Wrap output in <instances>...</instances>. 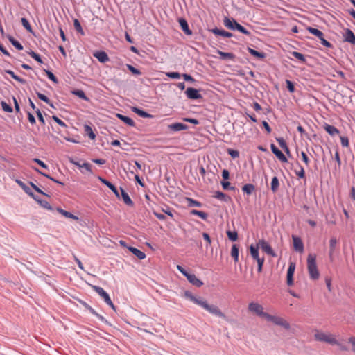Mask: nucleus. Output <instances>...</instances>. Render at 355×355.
Here are the masks:
<instances>
[{
    "label": "nucleus",
    "mask_w": 355,
    "mask_h": 355,
    "mask_svg": "<svg viewBox=\"0 0 355 355\" xmlns=\"http://www.w3.org/2000/svg\"><path fill=\"white\" fill-rule=\"evenodd\" d=\"M184 296L193 302L194 304L200 306L205 310L207 311L209 313L223 319H226L225 315L220 311V309L214 304H209L206 300H204L202 297H197L194 296L190 291H185Z\"/></svg>",
    "instance_id": "nucleus-1"
},
{
    "label": "nucleus",
    "mask_w": 355,
    "mask_h": 355,
    "mask_svg": "<svg viewBox=\"0 0 355 355\" xmlns=\"http://www.w3.org/2000/svg\"><path fill=\"white\" fill-rule=\"evenodd\" d=\"M223 24L225 27L232 31H238L240 33L250 36L251 33L248 31L245 27L239 24L234 18H229L225 17Z\"/></svg>",
    "instance_id": "nucleus-2"
},
{
    "label": "nucleus",
    "mask_w": 355,
    "mask_h": 355,
    "mask_svg": "<svg viewBox=\"0 0 355 355\" xmlns=\"http://www.w3.org/2000/svg\"><path fill=\"white\" fill-rule=\"evenodd\" d=\"M307 267L310 278L315 280L319 278L320 274L316 266V258L315 255L309 254L307 258Z\"/></svg>",
    "instance_id": "nucleus-3"
},
{
    "label": "nucleus",
    "mask_w": 355,
    "mask_h": 355,
    "mask_svg": "<svg viewBox=\"0 0 355 355\" xmlns=\"http://www.w3.org/2000/svg\"><path fill=\"white\" fill-rule=\"evenodd\" d=\"M315 338L317 340L325 342L331 345H339V342L335 338L323 332L317 331L315 334Z\"/></svg>",
    "instance_id": "nucleus-4"
},
{
    "label": "nucleus",
    "mask_w": 355,
    "mask_h": 355,
    "mask_svg": "<svg viewBox=\"0 0 355 355\" xmlns=\"http://www.w3.org/2000/svg\"><path fill=\"white\" fill-rule=\"evenodd\" d=\"M248 310L252 313H254L258 316L262 317L266 319L268 313L263 311V306L257 302H250L248 304Z\"/></svg>",
    "instance_id": "nucleus-5"
},
{
    "label": "nucleus",
    "mask_w": 355,
    "mask_h": 355,
    "mask_svg": "<svg viewBox=\"0 0 355 355\" xmlns=\"http://www.w3.org/2000/svg\"><path fill=\"white\" fill-rule=\"evenodd\" d=\"M266 320L272 322L276 325L282 327L286 329H288L290 328L289 323L281 317L271 315L268 313Z\"/></svg>",
    "instance_id": "nucleus-6"
},
{
    "label": "nucleus",
    "mask_w": 355,
    "mask_h": 355,
    "mask_svg": "<svg viewBox=\"0 0 355 355\" xmlns=\"http://www.w3.org/2000/svg\"><path fill=\"white\" fill-rule=\"evenodd\" d=\"M257 244H258L259 247L261 248V250L263 252H265L267 254L270 255L273 257H275L277 256V254H275V252H274V250H272V248H271L270 244L268 242H266L265 240L260 239L259 241V242L257 243Z\"/></svg>",
    "instance_id": "nucleus-7"
},
{
    "label": "nucleus",
    "mask_w": 355,
    "mask_h": 355,
    "mask_svg": "<svg viewBox=\"0 0 355 355\" xmlns=\"http://www.w3.org/2000/svg\"><path fill=\"white\" fill-rule=\"evenodd\" d=\"M187 98L190 100L202 99V96L199 93V90L193 87H188L185 91Z\"/></svg>",
    "instance_id": "nucleus-8"
},
{
    "label": "nucleus",
    "mask_w": 355,
    "mask_h": 355,
    "mask_svg": "<svg viewBox=\"0 0 355 355\" xmlns=\"http://www.w3.org/2000/svg\"><path fill=\"white\" fill-rule=\"evenodd\" d=\"M295 269V263L290 262L286 275V283L288 286L293 284V275Z\"/></svg>",
    "instance_id": "nucleus-9"
},
{
    "label": "nucleus",
    "mask_w": 355,
    "mask_h": 355,
    "mask_svg": "<svg viewBox=\"0 0 355 355\" xmlns=\"http://www.w3.org/2000/svg\"><path fill=\"white\" fill-rule=\"evenodd\" d=\"M80 303L89 311L91 314L96 316L98 318L101 322H107L106 319L101 315L98 314L91 306H89L87 302L83 300L79 301Z\"/></svg>",
    "instance_id": "nucleus-10"
},
{
    "label": "nucleus",
    "mask_w": 355,
    "mask_h": 355,
    "mask_svg": "<svg viewBox=\"0 0 355 355\" xmlns=\"http://www.w3.org/2000/svg\"><path fill=\"white\" fill-rule=\"evenodd\" d=\"M270 148L272 153L279 159V160L284 163L288 162L286 157L274 144H271Z\"/></svg>",
    "instance_id": "nucleus-11"
},
{
    "label": "nucleus",
    "mask_w": 355,
    "mask_h": 355,
    "mask_svg": "<svg viewBox=\"0 0 355 355\" xmlns=\"http://www.w3.org/2000/svg\"><path fill=\"white\" fill-rule=\"evenodd\" d=\"M92 289L104 300L105 302L111 299L109 294L101 286H92Z\"/></svg>",
    "instance_id": "nucleus-12"
},
{
    "label": "nucleus",
    "mask_w": 355,
    "mask_h": 355,
    "mask_svg": "<svg viewBox=\"0 0 355 355\" xmlns=\"http://www.w3.org/2000/svg\"><path fill=\"white\" fill-rule=\"evenodd\" d=\"M343 37L345 42L355 45V35L352 30L346 28L343 33Z\"/></svg>",
    "instance_id": "nucleus-13"
},
{
    "label": "nucleus",
    "mask_w": 355,
    "mask_h": 355,
    "mask_svg": "<svg viewBox=\"0 0 355 355\" xmlns=\"http://www.w3.org/2000/svg\"><path fill=\"white\" fill-rule=\"evenodd\" d=\"M168 128L173 132H180L188 129V125L182 123H175L168 125Z\"/></svg>",
    "instance_id": "nucleus-14"
},
{
    "label": "nucleus",
    "mask_w": 355,
    "mask_h": 355,
    "mask_svg": "<svg viewBox=\"0 0 355 355\" xmlns=\"http://www.w3.org/2000/svg\"><path fill=\"white\" fill-rule=\"evenodd\" d=\"M293 242L294 249L300 252H303L304 250V244L302 243V239L300 237L296 236H293Z\"/></svg>",
    "instance_id": "nucleus-15"
},
{
    "label": "nucleus",
    "mask_w": 355,
    "mask_h": 355,
    "mask_svg": "<svg viewBox=\"0 0 355 355\" xmlns=\"http://www.w3.org/2000/svg\"><path fill=\"white\" fill-rule=\"evenodd\" d=\"M98 180L103 184L106 185L116 195V196L119 197L118 189L112 182L100 176L98 177Z\"/></svg>",
    "instance_id": "nucleus-16"
},
{
    "label": "nucleus",
    "mask_w": 355,
    "mask_h": 355,
    "mask_svg": "<svg viewBox=\"0 0 355 355\" xmlns=\"http://www.w3.org/2000/svg\"><path fill=\"white\" fill-rule=\"evenodd\" d=\"M180 26L182 30V31L187 35H192V31L189 28L188 23L187 20L184 18H180L179 20Z\"/></svg>",
    "instance_id": "nucleus-17"
},
{
    "label": "nucleus",
    "mask_w": 355,
    "mask_h": 355,
    "mask_svg": "<svg viewBox=\"0 0 355 355\" xmlns=\"http://www.w3.org/2000/svg\"><path fill=\"white\" fill-rule=\"evenodd\" d=\"M93 55L101 63H105L109 60L107 54L103 51H96Z\"/></svg>",
    "instance_id": "nucleus-18"
},
{
    "label": "nucleus",
    "mask_w": 355,
    "mask_h": 355,
    "mask_svg": "<svg viewBox=\"0 0 355 355\" xmlns=\"http://www.w3.org/2000/svg\"><path fill=\"white\" fill-rule=\"evenodd\" d=\"M209 31L212 32L216 35H220L224 37H232L233 36V34L232 33L225 31V30L223 29H219L217 27H215L209 30Z\"/></svg>",
    "instance_id": "nucleus-19"
},
{
    "label": "nucleus",
    "mask_w": 355,
    "mask_h": 355,
    "mask_svg": "<svg viewBox=\"0 0 355 355\" xmlns=\"http://www.w3.org/2000/svg\"><path fill=\"white\" fill-rule=\"evenodd\" d=\"M187 280L191 283L192 285L196 286V287H200L203 285V282L198 279L194 274H191L188 276Z\"/></svg>",
    "instance_id": "nucleus-20"
},
{
    "label": "nucleus",
    "mask_w": 355,
    "mask_h": 355,
    "mask_svg": "<svg viewBox=\"0 0 355 355\" xmlns=\"http://www.w3.org/2000/svg\"><path fill=\"white\" fill-rule=\"evenodd\" d=\"M128 249L139 259L142 260L146 258V254L140 250L132 246L128 247Z\"/></svg>",
    "instance_id": "nucleus-21"
},
{
    "label": "nucleus",
    "mask_w": 355,
    "mask_h": 355,
    "mask_svg": "<svg viewBox=\"0 0 355 355\" xmlns=\"http://www.w3.org/2000/svg\"><path fill=\"white\" fill-rule=\"evenodd\" d=\"M116 116L118 119H119L121 121H122L123 123L128 125L129 126H131V127L135 126V123L131 118H130L127 116L123 115L121 114H116Z\"/></svg>",
    "instance_id": "nucleus-22"
},
{
    "label": "nucleus",
    "mask_w": 355,
    "mask_h": 355,
    "mask_svg": "<svg viewBox=\"0 0 355 355\" xmlns=\"http://www.w3.org/2000/svg\"><path fill=\"white\" fill-rule=\"evenodd\" d=\"M132 111L143 118L150 119L153 117L149 113L137 107H132Z\"/></svg>",
    "instance_id": "nucleus-23"
},
{
    "label": "nucleus",
    "mask_w": 355,
    "mask_h": 355,
    "mask_svg": "<svg viewBox=\"0 0 355 355\" xmlns=\"http://www.w3.org/2000/svg\"><path fill=\"white\" fill-rule=\"evenodd\" d=\"M337 239L335 237H331L329 241V256L331 259V261L333 260V254L334 252V250L336 249V245H337Z\"/></svg>",
    "instance_id": "nucleus-24"
},
{
    "label": "nucleus",
    "mask_w": 355,
    "mask_h": 355,
    "mask_svg": "<svg viewBox=\"0 0 355 355\" xmlns=\"http://www.w3.org/2000/svg\"><path fill=\"white\" fill-rule=\"evenodd\" d=\"M122 199L125 204L128 206H132L133 202L129 196L128 193L122 188H120Z\"/></svg>",
    "instance_id": "nucleus-25"
},
{
    "label": "nucleus",
    "mask_w": 355,
    "mask_h": 355,
    "mask_svg": "<svg viewBox=\"0 0 355 355\" xmlns=\"http://www.w3.org/2000/svg\"><path fill=\"white\" fill-rule=\"evenodd\" d=\"M324 129L331 136H335L336 135H338L339 133V130L337 128L327 123H325L324 125Z\"/></svg>",
    "instance_id": "nucleus-26"
},
{
    "label": "nucleus",
    "mask_w": 355,
    "mask_h": 355,
    "mask_svg": "<svg viewBox=\"0 0 355 355\" xmlns=\"http://www.w3.org/2000/svg\"><path fill=\"white\" fill-rule=\"evenodd\" d=\"M214 197L225 202H227L230 200H231V198L229 196L220 191H216L214 195Z\"/></svg>",
    "instance_id": "nucleus-27"
},
{
    "label": "nucleus",
    "mask_w": 355,
    "mask_h": 355,
    "mask_svg": "<svg viewBox=\"0 0 355 355\" xmlns=\"http://www.w3.org/2000/svg\"><path fill=\"white\" fill-rule=\"evenodd\" d=\"M218 54L220 55L221 60H233L235 58V55L232 53L223 52L220 50L217 51Z\"/></svg>",
    "instance_id": "nucleus-28"
},
{
    "label": "nucleus",
    "mask_w": 355,
    "mask_h": 355,
    "mask_svg": "<svg viewBox=\"0 0 355 355\" xmlns=\"http://www.w3.org/2000/svg\"><path fill=\"white\" fill-rule=\"evenodd\" d=\"M259 245L258 244H257V245H251L250 246V254L252 256V257L255 259V260H257L258 259H259Z\"/></svg>",
    "instance_id": "nucleus-29"
},
{
    "label": "nucleus",
    "mask_w": 355,
    "mask_h": 355,
    "mask_svg": "<svg viewBox=\"0 0 355 355\" xmlns=\"http://www.w3.org/2000/svg\"><path fill=\"white\" fill-rule=\"evenodd\" d=\"M242 191L244 193H246L247 195L250 196L252 194V193L255 191V187L252 184H246L243 186Z\"/></svg>",
    "instance_id": "nucleus-30"
},
{
    "label": "nucleus",
    "mask_w": 355,
    "mask_h": 355,
    "mask_svg": "<svg viewBox=\"0 0 355 355\" xmlns=\"http://www.w3.org/2000/svg\"><path fill=\"white\" fill-rule=\"evenodd\" d=\"M80 172L83 174H92L93 171L92 169V165L88 162H83L80 168Z\"/></svg>",
    "instance_id": "nucleus-31"
},
{
    "label": "nucleus",
    "mask_w": 355,
    "mask_h": 355,
    "mask_svg": "<svg viewBox=\"0 0 355 355\" xmlns=\"http://www.w3.org/2000/svg\"><path fill=\"white\" fill-rule=\"evenodd\" d=\"M239 254V248L237 244H234L231 250V256L232 257L234 262H238Z\"/></svg>",
    "instance_id": "nucleus-32"
},
{
    "label": "nucleus",
    "mask_w": 355,
    "mask_h": 355,
    "mask_svg": "<svg viewBox=\"0 0 355 355\" xmlns=\"http://www.w3.org/2000/svg\"><path fill=\"white\" fill-rule=\"evenodd\" d=\"M248 51L252 55L259 59H263L266 57V54L265 53L257 51L252 48L248 47Z\"/></svg>",
    "instance_id": "nucleus-33"
},
{
    "label": "nucleus",
    "mask_w": 355,
    "mask_h": 355,
    "mask_svg": "<svg viewBox=\"0 0 355 355\" xmlns=\"http://www.w3.org/2000/svg\"><path fill=\"white\" fill-rule=\"evenodd\" d=\"M71 93L83 100H85L86 101H89V98L85 95L84 91L82 89H74L71 92Z\"/></svg>",
    "instance_id": "nucleus-34"
},
{
    "label": "nucleus",
    "mask_w": 355,
    "mask_h": 355,
    "mask_svg": "<svg viewBox=\"0 0 355 355\" xmlns=\"http://www.w3.org/2000/svg\"><path fill=\"white\" fill-rule=\"evenodd\" d=\"M4 72L6 73H8L9 75L11 76V77L15 79V80H17V82L21 83V84H26V80L24 78H20L19 76H17L16 74H15V73L10 70V69H6L4 71Z\"/></svg>",
    "instance_id": "nucleus-35"
},
{
    "label": "nucleus",
    "mask_w": 355,
    "mask_h": 355,
    "mask_svg": "<svg viewBox=\"0 0 355 355\" xmlns=\"http://www.w3.org/2000/svg\"><path fill=\"white\" fill-rule=\"evenodd\" d=\"M8 39L9 40V42L17 49V50H22L24 49L22 44L19 42L17 41V40H15L12 36L11 35H8Z\"/></svg>",
    "instance_id": "nucleus-36"
},
{
    "label": "nucleus",
    "mask_w": 355,
    "mask_h": 355,
    "mask_svg": "<svg viewBox=\"0 0 355 355\" xmlns=\"http://www.w3.org/2000/svg\"><path fill=\"white\" fill-rule=\"evenodd\" d=\"M279 187V182L277 177L275 176L272 178L271 181V190L273 193H276Z\"/></svg>",
    "instance_id": "nucleus-37"
},
{
    "label": "nucleus",
    "mask_w": 355,
    "mask_h": 355,
    "mask_svg": "<svg viewBox=\"0 0 355 355\" xmlns=\"http://www.w3.org/2000/svg\"><path fill=\"white\" fill-rule=\"evenodd\" d=\"M57 210L59 213L62 214L63 216H64L67 218L74 219V220L78 219V218L76 216H75L73 214H71V212L65 211L60 207H58Z\"/></svg>",
    "instance_id": "nucleus-38"
},
{
    "label": "nucleus",
    "mask_w": 355,
    "mask_h": 355,
    "mask_svg": "<svg viewBox=\"0 0 355 355\" xmlns=\"http://www.w3.org/2000/svg\"><path fill=\"white\" fill-rule=\"evenodd\" d=\"M307 31L310 33H311L312 35H313L316 36L317 37H318L319 39L324 36L323 33L321 31H320V30H318L317 28H313V27H308L307 28Z\"/></svg>",
    "instance_id": "nucleus-39"
},
{
    "label": "nucleus",
    "mask_w": 355,
    "mask_h": 355,
    "mask_svg": "<svg viewBox=\"0 0 355 355\" xmlns=\"http://www.w3.org/2000/svg\"><path fill=\"white\" fill-rule=\"evenodd\" d=\"M191 214L194 215V216H198L200 218H201L202 220H207V216H208L207 213L202 211L196 210V209H192L191 211Z\"/></svg>",
    "instance_id": "nucleus-40"
},
{
    "label": "nucleus",
    "mask_w": 355,
    "mask_h": 355,
    "mask_svg": "<svg viewBox=\"0 0 355 355\" xmlns=\"http://www.w3.org/2000/svg\"><path fill=\"white\" fill-rule=\"evenodd\" d=\"M16 182L23 189L26 193H27L28 195L32 194V191L31 188L28 187L24 182L19 180H16Z\"/></svg>",
    "instance_id": "nucleus-41"
},
{
    "label": "nucleus",
    "mask_w": 355,
    "mask_h": 355,
    "mask_svg": "<svg viewBox=\"0 0 355 355\" xmlns=\"http://www.w3.org/2000/svg\"><path fill=\"white\" fill-rule=\"evenodd\" d=\"M36 94L39 99H40L41 101H43L44 102L49 104L51 107L54 108L53 104L51 103V101L49 100V98L46 96H45L44 94H41L38 92H36Z\"/></svg>",
    "instance_id": "nucleus-42"
},
{
    "label": "nucleus",
    "mask_w": 355,
    "mask_h": 355,
    "mask_svg": "<svg viewBox=\"0 0 355 355\" xmlns=\"http://www.w3.org/2000/svg\"><path fill=\"white\" fill-rule=\"evenodd\" d=\"M84 129H85V132L86 133V135L91 139H94L96 138V135L95 133L93 132V130L92 128L88 125H85L84 126Z\"/></svg>",
    "instance_id": "nucleus-43"
},
{
    "label": "nucleus",
    "mask_w": 355,
    "mask_h": 355,
    "mask_svg": "<svg viewBox=\"0 0 355 355\" xmlns=\"http://www.w3.org/2000/svg\"><path fill=\"white\" fill-rule=\"evenodd\" d=\"M73 26H74V28L75 30L79 33L81 35H85V32L81 26V24L80 23V21H78V19H75L73 20Z\"/></svg>",
    "instance_id": "nucleus-44"
},
{
    "label": "nucleus",
    "mask_w": 355,
    "mask_h": 355,
    "mask_svg": "<svg viewBox=\"0 0 355 355\" xmlns=\"http://www.w3.org/2000/svg\"><path fill=\"white\" fill-rule=\"evenodd\" d=\"M291 54L293 57L300 60L301 62L306 63V60L305 55H303L302 53L297 51H293Z\"/></svg>",
    "instance_id": "nucleus-45"
},
{
    "label": "nucleus",
    "mask_w": 355,
    "mask_h": 355,
    "mask_svg": "<svg viewBox=\"0 0 355 355\" xmlns=\"http://www.w3.org/2000/svg\"><path fill=\"white\" fill-rule=\"evenodd\" d=\"M35 171H37V173H39L40 174L42 175L43 176L50 179L51 180L53 181L54 182L57 183V184H59L60 185H64V183L59 181V180H55V178H52L51 176H50L49 175L45 173H43L41 171H40L38 168H34Z\"/></svg>",
    "instance_id": "nucleus-46"
},
{
    "label": "nucleus",
    "mask_w": 355,
    "mask_h": 355,
    "mask_svg": "<svg viewBox=\"0 0 355 355\" xmlns=\"http://www.w3.org/2000/svg\"><path fill=\"white\" fill-rule=\"evenodd\" d=\"M227 235L228 239L232 241H236L238 239V233L236 231H227Z\"/></svg>",
    "instance_id": "nucleus-47"
},
{
    "label": "nucleus",
    "mask_w": 355,
    "mask_h": 355,
    "mask_svg": "<svg viewBox=\"0 0 355 355\" xmlns=\"http://www.w3.org/2000/svg\"><path fill=\"white\" fill-rule=\"evenodd\" d=\"M21 24H22V26L24 27V28L29 33H33V29H32V27L30 25L27 19L23 17L21 18Z\"/></svg>",
    "instance_id": "nucleus-48"
},
{
    "label": "nucleus",
    "mask_w": 355,
    "mask_h": 355,
    "mask_svg": "<svg viewBox=\"0 0 355 355\" xmlns=\"http://www.w3.org/2000/svg\"><path fill=\"white\" fill-rule=\"evenodd\" d=\"M28 54L31 58H33L34 60H35L37 62H38L39 63H40V64L43 63L40 55L39 54L36 53L35 52H34L33 51H28Z\"/></svg>",
    "instance_id": "nucleus-49"
},
{
    "label": "nucleus",
    "mask_w": 355,
    "mask_h": 355,
    "mask_svg": "<svg viewBox=\"0 0 355 355\" xmlns=\"http://www.w3.org/2000/svg\"><path fill=\"white\" fill-rule=\"evenodd\" d=\"M126 67L128 68V69L134 75H137V76H139V75H141V72L140 71V70H139L138 69L135 68V67H133L132 65L131 64H126Z\"/></svg>",
    "instance_id": "nucleus-50"
},
{
    "label": "nucleus",
    "mask_w": 355,
    "mask_h": 355,
    "mask_svg": "<svg viewBox=\"0 0 355 355\" xmlns=\"http://www.w3.org/2000/svg\"><path fill=\"white\" fill-rule=\"evenodd\" d=\"M38 204L43 208L46 209L47 210L53 209L51 205L46 200H40V201H38Z\"/></svg>",
    "instance_id": "nucleus-51"
},
{
    "label": "nucleus",
    "mask_w": 355,
    "mask_h": 355,
    "mask_svg": "<svg viewBox=\"0 0 355 355\" xmlns=\"http://www.w3.org/2000/svg\"><path fill=\"white\" fill-rule=\"evenodd\" d=\"M221 185H222L223 189H225V190L234 191L236 189L235 187L231 186L230 183L227 181H222Z\"/></svg>",
    "instance_id": "nucleus-52"
},
{
    "label": "nucleus",
    "mask_w": 355,
    "mask_h": 355,
    "mask_svg": "<svg viewBox=\"0 0 355 355\" xmlns=\"http://www.w3.org/2000/svg\"><path fill=\"white\" fill-rule=\"evenodd\" d=\"M1 107L3 110L6 112H12L13 111L12 107L6 103L5 101H1Z\"/></svg>",
    "instance_id": "nucleus-53"
},
{
    "label": "nucleus",
    "mask_w": 355,
    "mask_h": 355,
    "mask_svg": "<svg viewBox=\"0 0 355 355\" xmlns=\"http://www.w3.org/2000/svg\"><path fill=\"white\" fill-rule=\"evenodd\" d=\"M188 202H189V207H200L202 206V204L201 202L196 200H193L192 198H188Z\"/></svg>",
    "instance_id": "nucleus-54"
},
{
    "label": "nucleus",
    "mask_w": 355,
    "mask_h": 355,
    "mask_svg": "<svg viewBox=\"0 0 355 355\" xmlns=\"http://www.w3.org/2000/svg\"><path fill=\"white\" fill-rule=\"evenodd\" d=\"M45 73H46L48 78L52 80L53 83H58V78L55 77V76L50 71L44 69Z\"/></svg>",
    "instance_id": "nucleus-55"
},
{
    "label": "nucleus",
    "mask_w": 355,
    "mask_h": 355,
    "mask_svg": "<svg viewBox=\"0 0 355 355\" xmlns=\"http://www.w3.org/2000/svg\"><path fill=\"white\" fill-rule=\"evenodd\" d=\"M286 83L288 90L291 93H293L295 91L294 83L289 80H286Z\"/></svg>",
    "instance_id": "nucleus-56"
},
{
    "label": "nucleus",
    "mask_w": 355,
    "mask_h": 355,
    "mask_svg": "<svg viewBox=\"0 0 355 355\" xmlns=\"http://www.w3.org/2000/svg\"><path fill=\"white\" fill-rule=\"evenodd\" d=\"M30 185L31 186V187L35 190L37 192H38L39 193L42 194V195H44V196H48L49 197V195H48L47 193H44L42 190H41L37 185H35L34 183H33L32 182H29Z\"/></svg>",
    "instance_id": "nucleus-57"
},
{
    "label": "nucleus",
    "mask_w": 355,
    "mask_h": 355,
    "mask_svg": "<svg viewBox=\"0 0 355 355\" xmlns=\"http://www.w3.org/2000/svg\"><path fill=\"white\" fill-rule=\"evenodd\" d=\"M166 76H168V78H173V79H178V78H180L181 77V75L180 73L178 72H175V71H172V72H167L166 73Z\"/></svg>",
    "instance_id": "nucleus-58"
},
{
    "label": "nucleus",
    "mask_w": 355,
    "mask_h": 355,
    "mask_svg": "<svg viewBox=\"0 0 355 355\" xmlns=\"http://www.w3.org/2000/svg\"><path fill=\"white\" fill-rule=\"evenodd\" d=\"M227 153L233 159H236V158L239 157V152L238 150H234V149H231V148L227 150Z\"/></svg>",
    "instance_id": "nucleus-59"
},
{
    "label": "nucleus",
    "mask_w": 355,
    "mask_h": 355,
    "mask_svg": "<svg viewBox=\"0 0 355 355\" xmlns=\"http://www.w3.org/2000/svg\"><path fill=\"white\" fill-rule=\"evenodd\" d=\"M276 141L278 142V144H279L280 147L282 149L286 148V147H288V145H287L286 142L285 141V140L284 139V138H282V137H277V138H276Z\"/></svg>",
    "instance_id": "nucleus-60"
},
{
    "label": "nucleus",
    "mask_w": 355,
    "mask_h": 355,
    "mask_svg": "<svg viewBox=\"0 0 355 355\" xmlns=\"http://www.w3.org/2000/svg\"><path fill=\"white\" fill-rule=\"evenodd\" d=\"M264 260H265L264 257L259 258L257 260H256L257 261V265H258L257 271L259 272H261L262 271Z\"/></svg>",
    "instance_id": "nucleus-61"
},
{
    "label": "nucleus",
    "mask_w": 355,
    "mask_h": 355,
    "mask_svg": "<svg viewBox=\"0 0 355 355\" xmlns=\"http://www.w3.org/2000/svg\"><path fill=\"white\" fill-rule=\"evenodd\" d=\"M341 145L343 147H348L349 146V139L345 136H340Z\"/></svg>",
    "instance_id": "nucleus-62"
},
{
    "label": "nucleus",
    "mask_w": 355,
    "mask_h": 355,
    "mask_svg": "<svg viewBox=\"0 0 355 355\" xmlns=\"http://www.w3.org/2000/svg\"><path fill=\"white\" fill-rule=\"evenodd\" d=\"M52 119H53L54 121H55L58 125H60V126L63 127V128H66L67 127V125L66 123L62 121L61 119H60L57 116L55 115H53L52 116Z\"/></svg>",
    "instance_id": "nucleus-63"
},
{
    "label": "nucleus",
    "mask_w": 355,
    "mask_h": 355,
    "mask_svg": "<svg viewBox=\"0 0 355 355\" xmlns=\"http://www.w3.org/2000/svg\"><path fill=\"white\" fill-rule=\"evenodd\" d=\"M182 76L183 77L184 80L185 81H187V82H189V83H195L196 82V80L189 74H187V73H183L182 75Z\"/></svg>",
    "instance_id": "nucleus-64"
}]
</instances>
